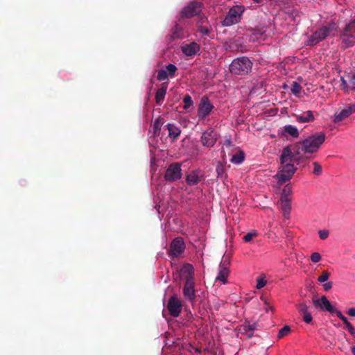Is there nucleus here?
<instances>
[{"label":"nucleus","mask_w":355,"mask_h":355,"mask_svg":"<svg viewBox=\"0 0 355 355\" xmlns=\"http://www.w3.org/2000/svg\"><path fill=\"white\" fill-rule=\"evenodd\" d=\"M325 139L326 135L324 132H316L302 141L288 145L285 148H288L291 153L295 156V162L304 168L306 166L304 162L309 157L307 155L316 153L324 142Z\"/></svg>","instance_id":"nucleus-1"},{"label":"nucleus","mask_w":355,"mask_h":355,"mask_svg":"<svg viewBox=\"0 0 355 355\" xmlns=\"http://www.w3.org/2000/svg\"><path fill=\"white\" fill-rule=\"evenodd\" d=\"M293 162H295V156L288 148H284L280 155L281 170L275 176L279 184L289 180L296 171Z\"/></svg>","instance_id":"nucleus-2"},{"label":"nucleus","mask_w":355,"mask_h":355,"mask_svg":"<svg viewBox=\"0 0 355 355\" xmlns=\"http://www.w3.org/2000/svg\"><path fill=\"white\" fill-rule=\"evenodd\" d=\"M180 275L184 280L183 296L190 303L193 304L196 300L193 266L190 263H185L180 270Z\"/></svg>","instance_id":"nucleus-3"},{"label":"nucleus","mask_w":355,"mask_h":355,"mask_svg":"<svg viewBox=\"0 0 355 355\" xmlns=\"http://www.w3.org/2000/svg\"><path fill=\"white\" fill-rule=\"evenodd\" d=\"M335 28L334 24H329L327 26H322L315 31L305 42L306 46H315L320 41L325 39L329 34Z\"/></svg>","instance_id":"nucleus-4"},{"label":"nucleus","mask_w":355,"mask_h":355,"mask_svg":"<svg viewBox=\"0 0 355 355\" xmlns=\"http://www.w3.org/2000/svg\"><path fill=\"white\" fill-rule=\"evenodd\" d=\"M343 48H349L355 44V19L347 24L340 35Z\"/></svg>","instance_id":"nucleus-5"},{"label":"nucleus","mask_w":355,"mask_h":355,"mask_svg":"<svg viewBox=\"0 0 355 355\" xmlns=\"http://www.w3.org/2000/svg\"><path fill=\"white\" fill-rule=\"evenodd\" d=\"M243 10L241 7H233L230 9L225 19L222 21L223 26H230L240 21Z\"/></svg>","instance_id":"nucleus-6"},{"label":"nucleus","mask_w":355,"mask_h":355,"mask_svg":"<svg viewBox=\"0 0 355 355\" xmlns=\"http://www.w3.org/2000/svg\"><path fill=\"white\" fill-rule=\"evenodd\" d=\"M182 177L181 164L174 162L171 164L166 168L164 173V179L168 182H175Z\"/></svg>","instance_id":"nucleus-7"},{"label":"nucleus","mask_w":355,"mask_h":355,"mask_svg":"<svg viewBox=\"0 0 355 355\" xmlns=\"http://www.w3.org/2000/svg\"><path fill=\"white\" fill-rule=\"evenodd\" d=\"M166 308L169 314L173 317L177 318L180 315L182 309V302L176 295H173L169 297L167 302Z\"/></svg>","instance_id":"nucleus-8"},{"label":"nucleus","mask_w":355,"mask_h":355,"mask_svg":"<svg viewBox=\"0 0 355 355\" xmlns=\"http://www.w3.org/2000/svg\"><path fill=\"white\" fill-rule=\"evenodd\" d=\"M186 248L184 240L181 237L174 239L170 244L169 257L172 259L180 257Z\"/></svg>","instance_id":"nucleus-9"},{"label":"nucleus","mask_w":355,"mask_h":355,"mask_svg":"<svg viewBox=\"0 0 355 355\" xmlns=\"http://www.w3.org/2000/svg\"><path fill=\"white\" fill-rule=\"evenodd\" d=\"M213 109L214 106L210 103L208 97L206 96H202L198 110V117L202 119H205L211 113Z\"/></svg>","instance_id":"nucleus-10"},{"label":"nucleus","mask_w":355,"mask_h":355,"mask_svg":"<svg viewBox=\"0 0 355 355\" xmlns=\"http://www.w3.org/2000/svg\"><path fill=\"white\" fill-rule=\"evenodd\" d=\"M202 3L200 2H191L185 6L182 12V17L191 18L198 15L201 12Z\"/></svg>","instance_id":"nucleus-11"},{"label":"nucleus","mask_w":355,"mask_h":355,"mask_svg":"<svg viewBox=\"0 0 355 355\" xmlns=\"http://www.w3.org/2000/svg\"><path fill=\"white\" fill-rule=\"evenodd\" d=\"M200 141L203 146L213 147L217 141L216 132L211 128L207 129L202 133Z\"/></svg>","instance_id":"nucleus-12"},{"label":"nucleus","mask_w":355,"mask_h":355,"mask_svg":"<svg viewBox=\"0 0 355 355\" xmlns=\"http://www.w3.org/2000/svg\"><path fill=\"white\" fill-rule=\"evenodd\" d=\"M354 112L355 103L347 105L344 109L334 114L333 121L338 123L348 118Z\"/></svg>","instance_id":"nucleus-13"},{"label":"nucleus","mask_w":355,"mask_h":355,"mask_svg":"<svg viewBox=\"0 0 355 355\" xmlns=\"http://www.w3.org/2000/svg\"><path fill=\"white\" fill-rule=\"evenodd\" d=\"M313 303L315 306L320 307L322 310L327 311L331 313L334 312V309H335L324 295L322 296L320 300L313 299Z\"/></svg>","instance_id":"nucleus-14"},{"label":"nucleus","mask_w":355,"mask_h":355,"mask_svg":"<svg viewBox=\"0 0 355 355\" xmlns=\"http://www.w3.org/2000/svg\"><path fill=\"white\" fill-rule=\"evenodd\" d=\"M229 262L226 259H223V262L219 266V270L216 281L221 282L223 284L227 282V279L229 275V269L227 266Z\"/></svg>","instance_id":"nucleus-15"},{"label":"nucleus","mask_w":355,"mask_h":355,"mask_svg":"<svg viewBox=\"0 0 355 355\" xmlns=\"http://www.w3.org/2000/svg\"><path fill=\"white\" fill-rule=\"evenodd\" d=\"M244 57L234 60L230 65V71L234 74H241L244 71Z\"/></svg>","instance_id":"nucleus-16"},{"label":"nucleus","mask_w":355,"mask_h":355,"mask_svg":"<svg viewBox=\"0 0 355 355\" xmlns=\"http://www.w3.org/2000/svg\"><path fill=\"white\" fill-rule=\"evenodd\" d=\"M203 175L199 170L192 171L186 177V182L189 186L198 184L202 180Z\"/></svg>","instance_id":"nucleus-17"},{"label":"nucleus","mask_w":355,"mask_h":355,"mask_svg":"<svg viewBox=\"0 0 355 355\" xmlns=\"http://www.w3.org/2000/svg\"><path fill=\"white\" fill-rule=\"evenodd\" d=\"M181 49L184 55L187 56H193L200 51V46L196 42H191L182 46Z\"/></svg>","instance_id":"nucleus-18"},{"label":"nucleus","mask_w":355,"mask_h":355,"mask_svg":"<svg viewBox=\"0 0 355 355\" xmlns=\"http://www.w3.org/2000/svg\"><path fill=\"white\" fill-rule=\"evenodd\" d=\"M297 308L300 314L302 316L303 320L306 323H311L313 318L310 312L308 311V306L305 303H300L297 305Z\"/></svg>","instance_id":"nucleus-19"},{"label":"nucleus","mask_w":355,"mask_h":355,"mask_svg":"<svg viewBox=\"0 0 355 355\" xmlns=\"http://www.w3.org/2000/svg\"><path fill=\"white\" fill-rule=\"evenodd\" d=\"M245 340H251L249 343V347L256 345L261 341L260 333L254 331H247V319L245 318Z\"/></svg>","instance_id":"nucleus-20"},{"label":"nucleus","mask_w":355,"mask_h":355,"mask_svg":"<svg viewBox=\"0 0 355 355\" xmlns=\"http://www.w3.org/2000/svg\"><path fill=\"white\" fill-rule=\"evenodd\" d=\"M295 117L299 123H308L315 119L313 112L311 110L304 112L302 114H295Z\"/></svg>","instance_id":"nucleus-21"},{"label":"nucleus","mask_w":355,"mask_h":355,"mask_svg":"<svg viewBox=\"0 0 355 355\" xmlns=\"http://www.w3.org/2000/svg\"><path fill=\"white\" fill-rule=\"evenodd\" d=\"M166 126L168 130V137L173 141L176 140L179 137V136L181 133V130H180V128H178L174 124H171V123H168Z\"/></svg>","instance_id":"nucleus-22"},{"label":"nucleus","mask_w":355,"mask_h":355,"mask_svg":"<svg viewBox=\"0 0 355 355\" xmlns=\"http://www.w3.org/2000/svg\"><path fill=\"white\" fill-rule=\"evenodd\" d=\"M167 91V83H164L162 86L158 89L155 94V101L157 104H160L164 100Z\"/></svg>","instance_id":"nucleus-23"},{"label":"nucleus","mask_w":355,"mask_h":355,"mask_svg":"<svg viewBox=\"0 0 355 355\" xmlns=\"http://www.w3.org/2000/svg\"><path fill=\"white\" fill-rule=\"evenodd\" d=\"M171 37L173 40H179L184 37L183 28L180 25L176 24L171 30Z\"/></svg>","instance_id":"nucleus-24"},{"label":"nucleus","mask_w":355,"mask_h":355,"mask_svg":"<svg viewBox=\"0 0 355 355\" xmlns=\"http://www.w3.org/2000/svg\"><path fill=\"white\" fill-rule=\"evenodd\" d=\"M164 123V119L162 117H158L154 121L152 125L153 135L154 137H157L159 135L161 128Z\"/></svg>","instance_id":"nucleus-25"},{"label":"nucleus","mask_w":355,"mask_h":355,"mask_svg":"<svg viewBox=\"0 0 355 355\" xmlns=\"http://www.w3.org/2000/svg\"><path fill=\"white\" fill-rule=\"evenodd\" d=\"M282 210L283 211V214L286 218H289L290 212L291 209V200H280Z\"/></svg>","instance_id":"nucleus-26"},{"label":"nucleus","mask_w":355,"mask_h":355,"mask_svg":"<svg viewBox=\"0 0 355 355\" xmlns=\"http://www.w3.org/2000/svg\"><path fill=\"white\" fill-rule=\"evenodd\" d=\"M283 132L286 133L294 138L299 137V131L297 128L292 125H284L283 127Z\"/></svg>","instance_id":"nucleus-27"},{"label":"nucleus","mask_w":355,"mask_h":355,"mask_svg":"<svg viewBox=\"0 0 355 355\" xmlns=\"http://www.w3.org/2000/svg\"><path fill=\"white\" fill-rule=\"evenodd\" d=\"M245 35L249 37L250 42H255L259 39V37L261 36V34L257 31L248 29L247 31H245Z\"/></svg>","instance_id":"nucleus-28"},{"label":"nucleus","mask_w":355,"mask_h":355,"mask_svg":"<svg viewBox=\"0 0 355 355\" xmlns=\"http://www.w3.org/2000/svg\"><path fill=\"white\" fill-rule=\"evenodd\" d=\"M293 190L291 184H286L281 193L280 200H291L290 196L292 194Z\"/></svg>","instance_id":"nucleus-29"},{"label":"nucleus","mask_w":355,"mask_h":355,"mask_svg":"<svg viewBox=\"0 0 355 355\" xmlns=\"http://www.w3.org/2000/svg\"><path fill=\"white\" fill-rule=\"evenodd\" d=\"M247 331H254L256 333H261V327L257 322H251L247 320Z\"/></svg>","instance_id":"nucleus-30"},{"label":"nucleus","mask_w":355,"mask_h":355,"mask_svg":"<svg viewBox=\"0 0 355 355\" xmlns=\"http://www.w3.org/2000/svg\"><path fill=\"white\" fill-rule=\"evenodd\" d=\"M291 92L295 96H300L301 91H302V87L299 83L294 81L292 83L291 85Z\"/></svg>","instance_id":"nucleus-31"},{"label":"nucleus","mask_w":355,"mask_h":355,"mask_svg":"<svg viewBox=\"0 0 355 355\" xmlns=\"http://www.w3.org/2000/svg\"><path fill=\"white\" fill-rule=\"evenodd\" d=\"M244 159V153L243 150H240L239 151V154L237 155H234L230 161L232 162V163H234V164H240L242 162V161Z\"/></svg>","instance_id":"nucleus-32"},{"label":"nucleus","mask_w":355,"mask_h":355,"mask_svg":"<svg viewBox=\"0 0 355 355\" xmlns=\"http://www.w3.org/2000/svg\"><path fill=\"white\" fill-rule=\"evenodd\" d=\"M216 173L218 178L223 179L225 178L226 175L225 173V166L221 163H218L216 166Z\"/></svg>","instance_id":"nucleus-33"},{"label":"nucleus","mask_w":355,"mask_h":355,"mask_svg":"<svg viewBox=\"0 0 355 355\" xmlns=\"http://www.w3.org/2000/svg\"><path fill=\"white\" fill-rule=\"evenodd\" d=\"M265 277H266L265 275L262 274L257 278V285H256L257 289H261L266 285L267 282L265 279Z\"/></svg>","instance_id":"nucleus-34"},{"label":"nucleus","mask_w":355,"mask_h":355,"mask_svg":"<svg viewBox=\"0 0 355 355\" xmlns=\"http://www.w3.org/2000/svg\"><path fill=\"white\" fill-rule=\"evenodd\" d=\"M291 331V327L288 325H285L279 329L277 334V339H282L285 336L288 335Z\"/></svg>","instance_id":"nucleus-35"},{"label":"nucleus","mask_w":355,"mask_h":355,"mask_svg":"<svg viewBox=\"0 0 355 355\" xmlns=\"http://www.w3.org/2000/svg\"><path fill=\"white\" fill-rule=\"evenodd\" d=\"M169 77V75L166 70L160 69L158 71L157 79L159 81L165 80Z\"/></svg>","instance_id":"nucleus-36"},{"label":"nucleus","mask_w":355,"mask_h":355,"mask_svg":"<svg viewBox=\"0 0 355 355\" xmlns=\"http://www.w3.org/2000/svg\"><path fill=\"white\" fill-rule=\"evenodd\" d=\"M340 81L342 89L345 92H349V91H352L350 87V83L349 80L347 81L345 80L344 77H340Z\"/></svg>","instance_id":"nucleus-37"},{"label":"nucleus","mask_w":355,"mask_h":355,"mask_svg":"<svg viewBox=\"0 0 355 355\" xmlns=\"http://www.w3.org/2000/svg\"><path fill=\"white\" fill-rule=\"evenodd\" d=\"M166 71L169 75V77L173 78L175 76V72L177 71V67L175 65L173 64H168L166 67Z\"/></svg>","instance_id":"nucleus-38"},{"label":"nucleus","mask_w":355,"mask_h":355,"mask_svg":"<svg viewBox=\"0 0 355 355\" xmlns=\"http://www.w3.org/2000/svg\"><path fill=\"white\" fill-rule=\"evenodd\" d=\"M313 173L315 175H320L322 172V166L318 162H314L313 163Z\"/></svg>","instance_id":"nucleus-39"},{"label":"nucleus","mask_w":355,"mask_h":355,"mask_svg":"<svg viewBox=\"0 0 355 355\" xmlns=\"http://www.w3.org/2000/svg\"><path fill=\"white\" fill-rule=\"evenodd\" d=\"M183 102L184 103V108L186 109V110L189 108L193 105L192 98H191V97L189 94H187L184 97Z\"/></svg>","instance_id":"nucleus-40"},{"label":"nucleus","mask_w":355,"mask_h":355,"mask_svg":"<svg viewBox=\"0 0 355 355\" xmlns=\"http://www.w3.org/2000/svg\"><path fill=\"white\" fill-rule=\"evenodd\" d=\"M330 273L327 270H323L322 275L318 278V281L320 283L325 282L328 280Z\"/></svg>","instance_id":"nucleus-41"},{"label":"nucleus","mask_w":355,"mask_h":355,"mask_svg":"<svg viewBox=\"0 0 355 355\" xmlns=\"http://www.w3.org/2000/svg\"><path fill=\"white\" fill-rule=\"evenodd\" d=\"M198 30L203 35H208L210 32V29L205 26H199Z\"/></svg>","instance_id":"nucleus-42"},{"label":"nucleus","mask_w":355,"mask_h":355,"mask_svg":"<svg viewBox=\"0 0 355 355\" xmlns=\"http://www.w3.org/2000/svg\"><path fill=\"white\" fill-rule=\"evenodd\" d=\"M349 82L350 83V87L352 91H355V73L352 75H348Z\"/></svg>","instance_id":"nucleus-43"},{"label":"nucleus","mask_w":355,"mask_h":355,"mask_svg":"<svg viewBox=\"0 0 355 355\" xmlns=\"http://www.w3.org/2000/svg\"><path fill=\"white\" fill-rule=\"evenodd\" d=\"M322 259L321 255L318 252H313L311 255V260L314 263L319 262Z\"/></svg>","instance_id":"nucleus-44"},{"label":"nucleus","mask_w":355,"mask_h":355,"mask_svg":"<svg viewBox=\"0 0 355 355\" xmlns=\"http://www.w3.org/2000/svg\"><path fill=\"white\" fill-rule=\"evenodd\" d=\"M257 236V231H252V232H248V234H245V242L250 241L252 239V238H254Z\"/></svg>","instance_id":"nucleus-45"},{"label":"nucleus","mask_w":355,"mask_h":355,"mask_svg":"<svg viewBox=\"0 0 355 355\" xmlns=\"http://www.w3.org/2000/svg\"><path fill=\"white\" fill-rule=\"evenodd\" d=\"M329 231L326 230H320L318 232L319 236L320 239L324 240L329 236Z\"/></svg>","instance_id":"nucleus-46"},{"label":"nucleus","mask_w":355,"mask_h":355,"mask_svg":"<svg viewBox=\"0 0 355 355\" xmlns=\"http://www.w3.org/2000/svg\"><path fill=\"white\" fill-rule=\"evenodd\" d=\"M347 329L348 331L354 336H355V328L353 327V325L349 322L346 326Z\"/></svg>","instance_id":"nucleus-47"},{"label":"nucleus","mask_w":355,"mask_h":355,"mask_svg":"<svg viewBox=\"0 0 355 355\" xmlns=\"http://www.w3.org/2000/svg\"><path fill=\"white\" fill-rule=\"evenodd\" d=\"M252 67V62L245 58V73H248V69H251Z\"/></svg>","instance_id":"nucleus-48"},{"label":"nucleus","mask_w":355,"mask_h":355,"mask_svg":"<svg viewBox=\"0 0 355 355\" xmlns=\"http://www.w3.org/2000/svg\"><path fill=\"white\" fill-rule=\"evenodd\" d=\"M332 286L333 283L331 282H327L322 285L324 290L326 291H329L332 288Z\"/></svg>","instance_id":"nucleus-49"},{"label":"nucleus","mask_w":355,"mask_h":355,"mask_svg":"<svg viewBox=\"0 0 355 355\" xmlns=\"http://www.w3.org/2000/svg\"><path fill=\"white\" fill-rule=\"evenodd\" d=\"M264 303L266 304L265 310L266 312H268V310L274 311V307L270 305L266 300H264Z\"/></svg>","instance_id":"nucleus-50"},{"label":"nucleus","mask_w":355,"mask_h":355,"mask_svg":"<svg viewBox=\"0 0 355 355\" xmlns=\"http://www.w3.org/2000/svg\"><path fill=\"white\" fill-rule=\"evenodd\" d=\"M332 313L336 314V315L340 319V317H343L344 315L341 313L340 311L335 308L334 309V312Z\"/></svg>","instance_id":"nucleus-51"},{"label":"nucleus","mask_w":355,"mask_h":355,"mask_svg":"<svg viewBox=\"0 0 355 355\" xmlns=\"http://www.w3.org/2000/svg\"><path fill=\"white\" fill-rule=\"evenodd\" d=\"M347 314L350 316L354 317L355 316V307L350 308L347 311Z\"/></svg>","instance_id":"nucleus-52"},{"label":"nucleus","mask_w":355,"mask_h":355,"mask_svg":"<svg viewBox=\"0 0 355 355\" xmlns=\"http://www.w3.org/2000/svg\"><path fill=\"white\" fill-rule=\"evenodd\" d=\"M340 320L343 322V323L345 324V326L349 323V322L348 321L347 318L343 315V317H340Z\"/></svg>","instance_id":"nucleus-53"},{"label":"nucleus","mask_w":355,"mask_h":355,"mask_svg":"<svg viewBox=\"0 0 355 355\" xmlns=\"http://www.w3.org/2000/svg\"><path fill=\"white\" fill-rule=\"evenodd\" d=\"M230 144H231V141L230 139L225 140V145H226L227 146H230Z\"/></svg>","instance_id":"nucleus-54"},{"label":"nucleus","mask_w":355,"mask_h":355,"mask_svg":"<svg viewBox=\"0 0 355 355\" xmlns=\"http://www.w3.org/2000/svg\"><path fill=\"white\" fill-rule=\"evenodd\" d=\"M351 349H352V352L353 353V354L355 355V346H352L351 347Z\"/></svg>","instance_id":"nucleus-55"},{"label":"nucleus","mask_w":355,"mask_h":355,"mask_svg":"<svg viewBox=\"0 0 355 355\" xmlns=\"http://www.w3.org/2000/svg\"><path fill=\"white\" fill-rule=\"evenodd\" d=\"M256 3H261L262 0H253Z\"/></svg>","instance_id":"nucleus-56"}]
</instances>
